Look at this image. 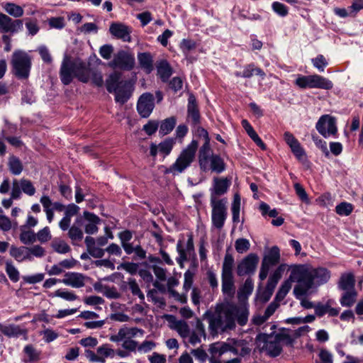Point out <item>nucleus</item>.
<instances>
[{"label": "nucleus", "mask_w": 363, "mask_h": 363, "mask_svg": "<svg viewBox=\"0 0 363 363\" xmlns=\"http://www.w3.org/2000/svg\"><path fill=\"white\" fill-rule=\"evenodd\" d=\"M249 313L247 306L227 301L217 304L213 312H206L203 318L208 320L210 334L216 336L235 329L236 322L241 326L246 325Z\"/></svg>", "instance_id": "1"}, {"label": "nucleus", "mask_w": 363, "mask_h": 363, "mask_svg": "<svg viewBox=\"0 0 363 363\" xmlns=\"http://www.w3.org/2000/svg\"><path fill=\"white\" fill-rule=\"evenodd\" d=\"M292 279L298 281L294 289L296 298L306 296L313 286L327 283L330 278V272L325 267L313 268L306 264L292 267Z\"/></svg>", "instance_id": "2"}, {"label": "nucleus", "mask_w": 363, "mask_h": 363, "mask_svg": "<svg viewBox=\"0 0 363 363\" xmlns=\"http://www.w3.org/2000/svg\"><path fill=\"white\" fill-rule=\"evenodd\" d=\"M276 328V325H271L270 329L272 332L269 334L259 333L255 339L257 346L259 350L266 352L267 354L272 357H277L281 353L282 346L281 342H283L289 345L293 343V339L289 333V330L282 328L278 333H275L274 330Z\"/></svg>", "instance_id": "3"}, {"label": "nucleus", "mask_w": 363, "mask_h": 363, "mask_svg": "<svg viewBox=\"0 0 363 363\" xmlns=\"http://www.w3.org/2000/svg\"><path fill=\"white\" fill-rule=\"evenodd\" d=\"M91 69L89 64L79 58L71 60L70 57L65 55L61 65L60 76L62 84L68 85L74 77L83 83L88 82L91 78Z\"/></svg>", "instance_id": "4"}, {"label": "nucleus", "mask_w": 363, "mask_h": 363, "mask_svg": "<svg viewBox=\"0 0 363 363\" xmlns=\"http://www.w3.org/2000/svg\"><path fill=\"white\" fill-rule=\"evenodd\" d=\"M251 349L244 340L228 339L226 342H217L211 345L209 352L213 359H219L225 353L230 352L234 355L244 357L249 354Z\"/></svg>", "instance_id": "5"}, {"label": "nucleus", "mask_w": 363, "mask_h": 363, "mask_svg": "<svg viewBox=\"0 0 363 363\" xmlns=\"http://www.w3.org/2000/svg\"><path fill=\"white\" fill-rule=\"evenodd\" d=\"M121 79L120 72L111 73L106 80V87L109 93H114L116 101L123 105L130 98L133 85L130 81Z\"/></svg>", "instance_id": "6"}, {"label": "nucleus", "mask_w": 363, "mask_h": 363, "mask_svg": "<svg viewBox=\"0 0 363 363\" xmlns=\"http://www.w3.org/2000/svg\"><path fill=\"white\" fill-rule=\"evenodd\" d=\"M199 162L200 168L206 172L211 170L216 173H221L225 169L223 160L213 152L210 145L203 144L199 150Z\"/></svg>", "instance_id": "7"}, {"label": "nucleus", "mask_w": 363, "mask_h": 363, "mask_svg": "<svg viewBox=\"0 0 363 363\" xmlns=\"http://www.w3.org/2000/svg\"><path fill=\"white\" fill-rule=\"evenodd\" d=\"M145 331L136 327L128 328L123 326L121 328L116 335L110 336L109 340L113 342H123L122 347L128 352L138 350V342L133 340V337H143Z\"/></svg>", "instance_id": "8"}, {"label": "nucleus", "mask_w": 363, "mask_h": 363, "mask_svg": "<svg viewBox=\"0 0 363 363\" xmlns=\"http://www.w3.org/2000/svg\"><path fill=\"white\" fill-rule=\"evenodd\" d=\"M11 65L14 76L20 79H26L32 66L31 57L23 50H15L11 56Z\"/></svg>", "instance_id": "9"}, {"label": "nucleus", "mask_w": 363, "mask_h": 363, "mask_svg": "<svg viewBox=\"0 0 363 363\" xmlns=\"http://www.w3.org/2000/svg\"><path fill=\"white\" fill-rule=\"evenodd\" d=\"M196 149V143L193 141L181 152L176 161L167 170V172L172 173L174 175L182 173L194 162Z\"/></svg>", "instance_id": "10"}, {"label": "nucleus", "mask_w": 363, "mask_h": 363, "mask_svg": "<svg viewBox=\"0 0 363 363\" xmlns=\"http://www.w3.org/2000/svg\"><path fill=\"white\" fill-rule=\"evenodd\" d=\"M135 64V57L130 51L120 50L113 54V59L108 65L113 69L130 71L134 68Z\"/></svg>", "instance_id": "11"}, {"label": "nucleus", "mask_w": 363, "mask_h": 363, "mask_svg": "<svg viewBox=\"0 0 363 363\" xmlns=\"http://www.w3.org/2000/svg\"><path fill=\"white\" fill-rule=\"evenodd\" d=\"M212 208L211 220L213 225L218 230L223 228L225 221L227 218V203L225 198L221 199L218 201H210Z\"/></svg>", "instance_id": "12"}, {"label": "nucleus", "mask_w": 363, "mask_h": 363, "mask_svg": "<svg viewBox=\"0 0 363 363\" xmlns=\"http://www.w3.org/2000/svg\"><path fill=\"white\" fill-rule=\"evenodd\" d=\"M280 261V250L277 246H273L264 256L259 278L261 281L264 280L269 273L271 267L277 264Z\"/></svg>", "instance_id": "13"}, {"label": "nucleus", "mask_w": 363, "mask_h": 363, "mask_svg": "<svg viewBox=\"0 0 363 363\" xmlns=\"http://www.w3.org/2000/svg\"><path fill=\"white\" fill-rule=\"evenodd\" d=\"M315 128L324 138L335 135L337 131L336 120L330 115L322 116L318 121Z\"/></svg>", "instance_id": "14"}, {"label": "nucleus", "mask_w": 363, "mask_h": 363, "mask_svg": "<svg viewBox=\"0 0 363 363\" xmlns=\"http://www.w3.org/2000/svg\"><path fill=\"white\" fill-rule=\"evenodd\" d=\"M231 184V180L227 177H215L213 180V186L210 189V201H220L219 197L225 194Z\"/></svg>", "instance_id": "15"}, {"label": "nucleus", "mask_w": 363, "mask_h": 363, "mask_svg": "<svg viewBox=\"0 0 363 363\" xmlns=\"http://www.w3.org/2000/svg\"><path fill=\"white\" fill-rule=\"evenodd\" d=\"M23 21L13 20L9 16L0 12V31L4 33H15L23 30Z\"/></svg>", "instance_id": "16"}, {"label": "nucleus", "mask_w": 363, "mask_h": 363, "mask_svg": "<svg viewBox=\"0 0 363 363\" xmlns=\"http://www.w3.org/2000/svg\"><path fill=\"white\" fill-rule=\"evenodd\" d=\"M259 262V257L257 255L251 253L245 257L237 267V274L238 276H244L255 272Z\"/></svg>", "instance_id": "17"}, {"label": "nucleus", "mask_w": 363, "mask_h": 363, "mask_svg": "<svg viewBox=\"0 0 363 363\" xmlns=\"http://www.w3.org/2000/svg\"><path fill=\"white\" fill-rule=\"evenodd\" d=\"M155 107L154 96L150 93L143 94L138 101L137 110L143 118H147Z\"/></svg>", "instance_id": "18"}, {"label": "nucleus", "mask_w": 363, "mask_h": 363, "mask_svg": "<svg viewBox=\"0 0 363 363\" xmlns=\"http://www.w3.org/2000/svg\"><path fill=\"white\" fill-rule=\"evenodd\" d=\"M109 32L113 36L124 42L131 41L132 29L123 23H112L109 27Z\"/></svg>", "instance_id": "19"}, {"label": "nucleus", "mask_w": 363, "mask_h": 363, "mask_svg": "<svg viewBox=\"0 0 363 363\" xmlns=\"http://www.w3.org/2000/svg\"><path fill=\"white\" fill-rule=\"evenodd\" d=\"M86 277L82 273L79 272H67L65 274L61 283L72 288H82L85 286Z\"/></svg>", "instance_id": "20"}, {"label": "nucleus", "mask_w": 363, "mask_h": 363, "mask_svg": "<svg viewBox=\"0 0 363 363\" xmlns=\"http://www.w3.org/2000/svg\"><path fill=\"white\" fill-rule=\"evenodd\" d=\"M206 337L205 325L200 319L197 318L195 324V330L189 333V342L194 346L201 342V337L206 339Z\"/></svg>", "instance_id": "21"}, {"label": "nucleus", "mask_w": 363, "mask_h": 363, "mask_svg": "<svg viewBox=\"0 0 363 363\" xmlns=\"http://www.w3.org/2000/svg\"><path fill=\"white\" fill-rule=\"evenodd\" d=\"M0 331L9 337H18L20 335H23L24 339L27 340V330L21 328L20 325L10 324L2 325L0 324Z\"/></svg>", "instance_id": "22"}, {"label": "nucleus", "mask_w": 363, "mask_h": 363, "mask_svg": "<svg viewBox=\"0 0 363 363\" xmlns=\"http://www.w3.org/2000/svg\"><path fill=\"white\" fill-rule=\"evenodd\" d=\"M187 117L194 125L200 123L199 110L196 97L193 94H190L188 99Z\"/></svg>", "instance_id": "23"}, {"label": "nucleus", "mask_w": 363, "mask_h": 363, "mask_svg": "<svg viewBox=\"0 0 363 363\" xmlns=\"http://www.w3.org/2000/svg\"><path fill=\"white\" fill-rule=\"evenodd\" d=\"M84 218L87 222L84 225L85 233L90 235L96 233L99 230L97 225L101 221L100 218L96 215L88 211L84 212Z\"/></svg>", "instance_id": "24"}, {"label": "nucleus", "mask_w": 363, "mask_h": 363, "mask_svg": "<svg viewBox=\"0 0 363 363\" xmlns=\"http://www.w3.org/2000/svg\"><path fill=\"white\" fill-rule=\"evenodd\" d=\"M177 250L179 255V257L177 259V261L179 264H182L184 261H186L187 259L186 252H190L191 251L194 250V241L192 235H188L186 250L183 247L182 241L179 240L177 244Z\"/></svg>", "instance_id": "25"}, {"label": "nucleus", "mask_w": 363, "mask_h": 363, "mask_svg": "<svg viewBox=\"0 0 363 363\" xmlns=\"http://www.w3.org/2000/svg\"><path fill=\"white\" fill-rule=\"evenodd\" d=\"M88 253L94 258H101L104 255L105 250H103L96 243L93 237L87 236L84 240Z\"/></svg>", "instance_id": "26"}, {"label": "nucleus", "mask_w": 363, "mask_h": 363, "mask_svg": "<svg viewBox=\"0 0 363 363\" xmlns=\"http://www.w3.org/2000/svg\"><path fill=\"white\" fill-rule=\"evenodd\" d=\"M25 363H34L40 359L41 352L36 350L32 345H27L23 348Z\"/></svg>", "instance_id": "27"}, {"label": "nucleus", "mask_w": 363, "mask_h": 363, "mask_svg": "<svg viewBox=\"0 0 363 363\" xmlns=\"http://www.w3.org/2000/svg\"><path fill=\"white\" fill-rule=\"evenodd\" d=\"M313 89H322L330 90L333 87V82L328 79L318 74H312Z\"/></svg>", "instance_id": "28"}, {"label": "nucleus", "mask_w": 363, "mask_h": 363, "mask_svg": "<svg viewBox=\"0 0 363 363\" xmlns=\"http://www.w3.org/2000/svg\"><path fill=\"white\" fill-rule=\"evenodd\" d=\"M10 255L18 262L26 259L32 260V257L28 254V247H17L12 246L10 249Z\"/></svg>", "instance_id": "29"}, {"label": "nucleus", "mask_w": 363, "mask_h": 363, "mask_svg": "<svg viewBox=\"0 0 363 363\" xmlns=\"http://www.w3.org/2000/svg\"><path fill=\"white\" fill-rule=\"evenodd\" d=\"M138 62L140 67L147 73H150L153 69V59L150 52H142L138 55Z\"/></svg>", "instance_id": "30"}, {"label": "nucleus", "mask_w": 363, "mask_h": 363, "mask_svg": "<svg viewBox=\"0 0 363 363\" xmlns=\"http://www.w3.org/2000/svg\"><path fill=\"white\" fill-rule=\"evenodd\" d=\"M118 238L121 240V245L127 255L132 254L131 245L130 241L133 238V233L130 230H124L118 233Z\"/></svg>", "instance_id": "31"}, {"label": "nucleus", "mask_w": 363, "mask_h": 363, "mask_svg": "<svg viewBox=\"0 0 363 363\" xmlns=\"http://www.w3.org/2000/svg\"><path fill=\"white\" fill-rule=\"evenodd\" d=\"M233 276L222 275V291L224 294L232 297L235 294Z\"/></svg>", "instance_id": "32"}, {"label": "nucleus", "mask_w": 363, "mask_h": 363, "mask_svg": "<svg viewBox=\"0 0 363 363\" xmlns=\"http://www.w3.org/2000/svg\"><path fill=\"white\" fill-rule=\"evenodd\" d=\"M355 280L352 273L344 274L341 276L339 281V287L343 291L354 289Z\"/></svg>", "instance_id": "33"}, {"label": "nucleus", "mask_w": 363, "mask_h": 363, "mask_svg": "<svg viewBox=\"0 0 363 363\" xmlns=\"http://www.w3.org/2000/svg\"><path fill=\"white\" fill-rule=\"evenodd\" d=\"M157 74L163 82H167L172 74V70L166 60L160 61L157 65Z\"/></svg>", "instance_id": "34"}, {"label": "nucleus", "mask_w": 363, "mask_h": 363, "mask_svg": "<svg viewBox=\"0 0 363 363\" xmlns=\"http://www.w3.org/2000/svg\"><path fill=\"white\" fill-rule=\"evenodd\" d=\"M99 363H105L108 357L113 358L115 356V350L108 344H104L96 349Z\"/></svg>", "instance_id": "35"}, {"label": "nucleus", "mask_w": 363, "mask_h": 363, "mask_svg": "<svg viewBox=\"0 0 363 363\" xmlns=\"http://www.w3.org/2000/svg\"><path fill=\"white\" fill-rule=\"evenodd\" d=\"M4 11L14 18H20L23 15V9L14 3H4L2 6Z\"/></svg>", "instance_id": "36"}, {"label": "nucleus", "mask_w": 363, "mask_h": 363, "mask_svg": "<svg viewBox=\"0 0 363 363\" xmlns=\"http://www.w3.org/2000/svg\"><path fill=\"white\" fill-rule=\"evenodd\" d=\"M8 166L10 172L14 175H19L23 169L21 160L13 155L9 157Z\"/></svg>", "instance_id": "37"}, {"label": "nucleus", "mask_w": 363, "mask_h": 363, "mask_svg": "<svg viewBox=\"0 0 363 363\" xmlns=\"http://www.w3.org/2000/svg\"><path fill=\"white\" fill-rule=\"evenodd\" d=\"M51 247L54 251L60 254H66L71 250L69 245L60 238H55L51 243Z\"/></svg>", "instance_id": "38"}, {"label": "nucleus", "mask_w": 363, "mask_h": 363, "mask_svg": "<svg viewBox=\"0 0 363 363\" xmlns=\"http://www.w3.org/2000/svg\"><path fill=\"white\" fill-rule=\"evenodd\" d=\"M176 125V118L170 117L162 121L160 127V133L162 135L169 133Z\"/></svg>", "instance_id": "39"}, {"label": "nucleus", "mask_w": 363, "mask_h": 363, "mask_svg": "<svg viewBox=\"0 0 363 363\" xmlns=\"http://www.w3.org/2000/svg\"><path fill=\"white\" fill-rule=\"evenodd\" d=\"M234 265V258L229 254L226 253L224 257L223 267H222V275L233 276V267Z\"/></svg>", "instance_id": "40"}, {"label": "nucleus", "mask_w": 363, "mask_h": 363, "mask_svg": "<svg viewBox=\"0 0 363 363\" xmlns=\"http://www.w3.org/2000/svg\"><path fill=\"white\" fill-rule=\"evenodd\" d=\"M51 297H60L68 301H73L78 298V296L74 292L69 291L67 289H60L56 290L52 295H50Z\"/></svg>", "instance_id": "41"}, {"label": "nucleus", "mask_w": 363, "mask_h": 363, "mask_svg": "<svg viewBox=\"0 0 363 363\" xmlns=\"http://www.w3.org/2000/svg\"><path fill=\"white\" fill-rule=\"evenodd\" d=\"M254 288V284L252 279L248 278L245 280L243 286L240 289L238 296L239 299L247 298L250 296Z\"/></svg>", "instance_id": "42"}, {"label": "nucleus", "mask_w": 363, "mask_h": 363, "mask_svg": "<svg viewBox=\"0 0 363 363\" xmlns=\"http://www.w3.org/2000/svg\"><path fill=\"white\" fill-rule=\"evenodd\" d=\"M127 286L128 289L130 290L133 296H137L140 300L143 302L145 300V295L140 290L139 285L138 284L136 280L133 278H130L127 281Z\"/></svg>", "instance_id": "43"}, {"label": "nucleus", "mask_w": 363, "mask_h": 363, "mask_svg": "<svg viewBox=\"0 0 363 363\" xmlns=\"http://www.w3.org/2000/svg\"><path fill=\"white\" fill-rule=\"evenodd\" d=\"M345 291L340 299V303L343 306L350 307L352 306L356 301L357 292L354 289Z\"/></svg>", "instance_id": "44"}, {"label": "nucleus", "mask_w": 363, "mask_h": 363, "mask_svg": "<svg viewBox=\"0 0 363 363\" xmlns=\"http://www.w3.org/2000/svg\"><path fill=\"white\" fill-rule=\"evenodd\" d=\"M174 329L183 338L189 337L190 330L189 325L184 320H177L174 323Z\"/></svg>", "instance_id": "45"}, {"label": "nucleus", "mask_w": 363, "mask_h": 363, "mask_svg": "<svg viewBox=\"0 0 363 363\" xmlns=\"http://www.w3.org/2000/svg\"><path fill=\"white\" fill-rule=\"evenodd\" d=\"M20 240L25 245H29L36 241L35 233L32 230H24L21 228Z\"/></svg>", "instance_id": "46"}, {"label": "nucleus", "mask_w": 363, "mask_h": 363, "mask_svg": "<svg viewBox=\"0 0 363 363\" xmlns=\"http://www.w3.org/2000/svg\"><path fill=\"white\" fill-rule=\"evenodd\" d=\"M353 211V206L347 202H342L335 207V212L340 216H349Z\"/></svg>", "instance_id": "47"}, {"label": "nucleus", "mask_w": 363, "mask_h": 363, "mask_svg": "<svg viewBox=\"0 0 363 363\" xmlns=\"http://www.w3.org/2000/svg\"><path fill=\"white\" fill-rule=\"evenodd\" d=\"M313 65L320 72H323L328 66V62L323 55H318L311 60Z\"/></svg>", "instance_id": "48"}, {"label": "nucleus", "mask_w": 363, "mask_h": 363, "mask_svg": "<svg viewBox=\"0 0 363 363\" xmlns=\"http://www.w3.org/2000/svg\"><path fill=\"white\" fill-rule=\"evenodd\" d=\"M68 236L72 241H80L83 238V232L79 227L74 224L69 229Z\"/></svg>", "instance_id": "49"}, {"label": "nucleus", "mask_w": 363, "mask_h": 363, "mask_svg": "<svg viewBox=\"0 0 363 363\" xmlns=\"http://www.w3.org/2000/svg\"><path fill=\"white\" fill-rule=\"evenodd\" d=\"M174 144V140L172 138H168L164 140L163 142L160 143L158 145L159 150L160 152L164 153L165 155H168L172 148L173 145Z\"/></svg>", "instance_id": "50"}, {"label": "nucleus", "mask_w": 363, "mask_h": 363, "mask_svg": "<svg viewBox=\"0 0 363 363\" xmlns=\"http://www.w3.org/2000/svg\"><path fill=\"white\" fill-rule=\"evenodd\" d=\"M6 272L9 279L13 281L17 282L19 280V272L18 269L9 262L6 264Z\"/></svg>", "instance_id": "51"}, {"label": "nucleus", "mask_w": 363, "mask_h": 363, "mask_svg": "<svg viewBox=\"0 0 363 363\" xmlns=\"http://www.w3.org/2000/svg\"><path fill=\"white\" fill-rule=\"evenodd\" d=\"M296 84L301 89L310 88L312 87V77L311 75L308 76H299L295 82Z\"/></svg>", "instance_id": "52"}, {"label": "nucleus", "mask_w": 363, "mask_h": 363, "mask_svg": "<svg viewBox=\"0 0 363 363\" xmlns=\"http://www.w3.org/2000/svg\"><path fill=\"white\" fill-rule=\"evenodd\" d=\"M35 235L36 240H38L39 242L42 243L49 241L50 240H51L52 238L50 230L48 226L40 230L37 233H35Z\"/></svg>", "instance_id": "53"}, {"label": "nucleus", "mask_w": 363, "mask_h": 363, "mask_svg": "<svg viewBox=\"0 0 363 363\" xmlns=\"http://www.w3.org/2000/svg\"><path fill=\"white\" fill-rule=\"evenodd\" d=\"M22 191L28 196H33L35 193V189L30 180L22 179L20 181Z\"/></svg>", "instance_id": "54"}, {"label": "nucleus", "mask_w": 363, "mask_h": 363, "mask_svg": "<svg viewBox=\"0 0 363 363\" xmlns=\"http://www.w3.org/2000/svg\"><path fill=\"white\" fill-rule=\"evenodd\" d=\"M250 247V243L245 238H239L235 241V247L238 253H244L247 252Z\"/></svg>", "instance_id": "55"}, {"label": "nucleus", "mask_w": 363, "mask_h": 363, "mask_svg": "<svg viewBox=\"0 0 363 363\" xmlns=\"http://www.w3.org/2000/svg\"><path fill=\"white\" fill-rule=\"evenodd\" d=\"M272 8V10L280 16L284 17L289 13L288 8L284 4L279 1L273 2Z\"/></svg>", "instance_id": "56"}, {"label": "nucleus", "mask_w": 363, "mask_h": 363, "mask_svg": "<svg viewBox=\"0 0 363 363\" xmlns=\"http://www.w3.org/2000/svg\"><path fill=\"white\" fill-rule=\"evenodd\" d=\"M26 27L30 35H36L40 29L36 19L26 18Z\"/></svg>", "instance_id": "57"}, {"label": "nucleus", "mask_w": 363, "mask_h": 363, "mask_svg": "<svg viewBox=\"0 0 363 363\" xmlns=\"http://www.w3.org/2000/svg\"><path fill=\"white\" fill-rule=\"evenodd\" d=\"M156 347L155 342L152 340H145L141 344H138V351L141 353H147Z\"/></svg>", "instance_id": "58"}, {"label": "nucleus", "mask_w": 363, "mask_h": 363, "mask_svg": "<svg viewBox=\"0 0 363 363\" xmlns=\"http://www.w3.org/2000/svg\"><path fill=\"white\" fill-rule=\"evenodd\" d=\"M38 52L40 55L44 62L51 64L52 62V56L48 48L45 45H41L38 48Z\"/></svg>", "instance_id": "59"}, {"label": "nucleus", "mask_w": 363, "mask_h": 363, "mask_svg": "<svg viewBox=\"0 0 363 363\" xmlns=\"http://www.w3.org/2000/svg\"><path fill=\"white\" fill-rule=\"evenodd\" d=\"M196 43L190 39H184L180 43V48L182 52L185 54H187L191 50L196 48Z\"/></svg>", "instance_id": "60"}, {"label": "nucleus", "mask_w": 363, "mask_h": 363, "mask_svg": "<svg viewBox=\"0 0 363 363\" xmlns=\"http://www.w3.org/2000/svg\"><path fill=\"white\" fill-rule=\"evenodd\" d=\"M113 52V47L109 44L104 45L99 49L100 55L105 60L111 59Z\"/></svg>", "instance_id": "61"}, {"label": "nucleus", "mask_w": 363, "mask_h": 363, "mask_svg": "<svg viewBox=\"0 0 363 363\" xmlns=\"http://www.w3.org/2000/svg\"><path fill=\"white\" fill-rule=\"evenodd\" d=\"M292 152L295 155V156L298 159L301 160L305 155V151L301 147L300 143L298 140L291 145H289Z\"/></svg>", "instance_id": "62"}, {"label": "nucleus", "mask_w": 363, "mask_h": 363, "mask_svg": "<svg viewBox=\"0 0 363 363\" xmlns=\"http://www.w3.org/2000/svg\"><path fill=\"white\" fill-rule=\"evenodd\" d=\"M84 303L88 306H98L104 303V300L101 296H89L84 298Z\"/></svg>", "instance_id": "63"}, {"label": "nucleus", "mask_w": 363, "mask_h": 363, "mask_svg": "<svg viewBox=\"0 0 363 363\" xmlns=\"http://www.w3.org/2000/svg\"><path fill=\"white\" fill-rule=\"evenodd\" d=\"M41 334L43 335V340H45V342H46L48 343H49L52 341H54L59 336L57 333H56L53 330L49 329V328L43 330L41 333Z\"/></svg>", "instance_id": "64"}]
</instances>
